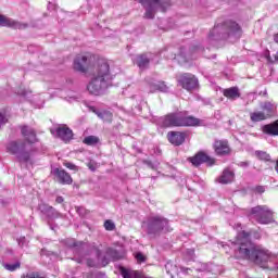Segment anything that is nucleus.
<instances>
[{
    "instance_id": "obj_1",
    "label": "nucleus",
    "mask_w": 278,
    "mask_h": 278,
    "mask_svg": "<svg viewBox=\"0 0 278 278\" xmlns=\"http://www.w3.org/2000/svg\"><path fill=\"white\" fill-rule=\"evenodd\" d=\"M235 257L237 260H249L261 268H266L270 252L268 250L251 242V232L242 230L238 232L236 242H232Z\"/></svg>"
},
{
    "instance_id": "obj_2",
    "label": "nucleus",
    "mask_w": 278,
    "mask_h": 278,
    "mask_svg": "<svg viewBox=\"0 0 278 278\" xmlns=\"http://www.w3.org/2000/svg\"><path fill=\"white\" fill-rule=\"evenodd\" d=\"M114 76L110 73V64L108 61H99L94 66L91 80L87 85L90 94L99 97L111 88Z\"/></svg>"
},
{
    "instance_id": "obj_3",
    "label": "nucleus",
    "mask_w": 278,
    "mask_h": 278,
    "mask_svg": "<svg viewBox=\"0 0 278 278\" xmlns=\"http://www.w3.org/2000/svg\"><path fill=\"white\" fill-rule=\"evenodd\" d=\"M242 38V27L240 24L228 20L223 24H217L208 34V42L214 45L218 40H230V42H236Z\"/></svg>"
},
{
    "instance_id": "obj_4",
    "label": "nucleus",
    "mask_w": 278,
    "mask_h": 278,
    "mask_svg": "<svg viewBox=\"0 0 278 278\" xmlns=\"http://www.w3.org/2000/svg\"><path fill=\"white\" fill-rule=\"evenodd\" d=\"M141 227L151 240L160 238L162 233H170L173 231L170 220L162 215H150L142 222Z\"/></svg>"
},
{
    "instance_id": "obj_5",
    "label": "nucleus",
    "mask_w": 278,
    "mask_h": 278,
    "mask_svg": "<svg viewBox=\"0 0 278 278\" xmlns=\"http://www.w3.org/2000/svg\"><path fill=\"white\" fill-rule=\"evenodd\" d=\"M201 123V119L182 112L168 114L161 119L162 127H199Z\"/></svg>"
},
{
    "instance_id": "obj_6",
    "label": "nucleus",
    "mask_w": 278,
    "mask_h": 278,
    "mask_svg": "<svg viewBox=\"0 0 278 278\" xmlns=\"http://www.w3.org/2000/svg\"><path fill=\"white\" fill-rule=\"evenodd\" d=\"M139 3H141L143 10H146L143 18L150 21L155 18L157 11L166 12V8L170 5V1L168 0H139Z\"/></svg>"
},
{
    "instance_id": "obj_7",
    "label": "nucleus",
    "mask_w": 278,
    "mask_h": 278,
    "mask_svg": "<svg viewBox=\"0 0 278 278\" xmlns=\"http://www.w3.org/2000/svg\"><path fill=\"white\" fill-rule=\"evenodd\" d=\"M250 216L258 225H271L275 223V212L268 205H257L251 208Z\"/></svg>"
},
{
    "instance_id": "obj_8",
    "label": "nucleus",
    "mask_w": 278,
    "mask_h": 278,
    "mask_svg": "<svg viewBox=\"0 0 278 278\" xmlns=\"http://www.w3.org/2000/svg\"><path fill=\"white\" fill-rule=\"evenodd\" d=\"M25 141H11L7 146L8 153L16 155L18 162H29L31 160V151L25 149Z\"/></svg>"
},
{
    "instance_id": "obj_9",
    "label": "nucleus",
    "mask_w": 278,
    "mask_h": 278,
    "mask_svg": "<svg viewBox=\"0 0 278 278\" xmlns=\"http://www.w3.org/2000/svg\"><path fill=\"white\" fill-rule=\"evenodd\" d=\"M50 132L54 138H60L63 142H71L73 140V130L66 125H60L51 128Z\"/></svg>"
},
{
    "instance_id": "obj_10",
    "label": "nucleus",
    "mask_w": 278,
    "mask_h": 278,
    "mask_svg": "<svg viewBox=\"0 0 278 278\" xmlns=\"http://www.w3.org/2000/svg\"><path fill=\"white\" fill-rule=\"evenodd\" d=\"M178 84L185 90H194V88L199 86V79H197L194 75L186 73L179 76Z\"/></svg>"
},
{
    "instance_id": "obj_11",
    "label": "nucleus",
    "mask_w": 278,
    "mask_h": 278,
    "mask_svg": "<svg viewBox=\"0 0 278 278\" xmlns=\"http://www.w3.org/2000/svg\"><path fill=\"white\" fill-rule=\"evenodd\" d=\"M188 161L192 164V166L199 167L201 164H207L208 166H214L215 160L210 157L204 152H198L194 156L188 159Z\"/></svg>"
},
{
    "instance_id": "obj_12",
    "label": "nucleus",
    "mask_w": 278,
    "mask_h": 278,
    "mask_svg": "<svg viewBox=\"0 0 278 278\" xmlns=\"http://www.w3.org/2000/svg\"><path fill=\"white\" fill-rule=\"evenodd\" d=\"M205 51V48H203L199 43H193L190 49L189 53L185 54L184 51L180 52V56L184 58L185 62H190V60H197V58H201Z\"/></svg>"
},
{
    "instance_id": "obj_13",
    "label": "nucleus",
    "mask_w": 278,
    "mask_h": 278,
    "mask_svg": "<svg viewBox=\"0 0 278 278\" xmlns=\"http://www.w3.org/2000/svg\"><path fill=\"white\" fill-rule=\"evenodd\" d=\"M0 27H11V29H27L29 24L21 23L18 21L5 17V15L0 14Z\"/></svg>"
},
{
    "instance_id": "obj_14",
    "label": "nucleus",
    "mask_w": 278,
    "mask_h": 278,
    "mask_svg": "<svg viewBox=\"0 0 278 278\" xmlns=\"http://www.w3.org/2000/svg\"><path fill=\"white\" fill-rule=\"evenodd\" d=\"M186 138H188V132L186 131H169L167 134V140L174 147H181L186 142Z\"/></svg>"
},
{
    "instance_id": "obj_15",
    "label": "nucleus",
    "mask_w": 278,
    "mask_h": 278,
    "mask_svg": "<svg viewBox=\"0 0 278 278\" xmlns=\"http://www.w3.org/2000/svg\"><path fill=\"white\" fill-rule=\"evenodd\" d=\"M90 66V58L88 55L78 54L74 60V71L86 73Z\"/></svg>"
},
{
    "instance_id": "obj_16",
    "label": "nucleus",
    "mask_w": 278,
    "mask_h": 278,
    "mask_svg": "<svg viewBox=\"0 0 278 278\" xmlns=\"http://www.w3.org/2000/svg\"><path fill=\"white\" fill-rule=\"evenodd\" d=\"M213 149L216 155H229L231 153V148H229V141L227 140H215Z\"/></svg>"
},
{
    "instance_id": "obj_17",
    "label": "nucleus",
    "mask_w": 278,
    "mask_h": 278,
    "mask_svg": "<svg viewBox=\"0 0 278 278\" xmlns=\"http://www.w3.org/2000/svg\"><path fill=\"white\" fill-rule=\"evenodd\" d=\"M38 210L50 220L62 217L60 212H58L53 206H49V204L41 203L38 205Z\"/></svg>"
},
{
    "instance_id": "obj_18",
    "label": "nucleus",
    "mask_w": 278,
    "mask_h": 278,
    "mask_svg": "<svg viewBox=\"0 0 278 278\" xmlns=\"http://www.w3.org/2000/svg\"><path fill=\"white\" fill-rule=\"evenodd\" d=\"M52 173L56 177V181H59V184H62L63 186H71V184H73V177H71L66 170L54 168Z\"/></svg>"
},
{
    "instance_id": "obj_19",
    "label": "nucleus",
    "mask_w": 278,
    "mask_h": 278,
    "mask_svg": "<svg viewBox=\"0 0 278 278\" xmlns=\"http://www.w3.org/2000/svg\"><path fill=\"white\" fill-rule=\"evenodd\" d=\"M150 92H168V86L163 80H148Z\"/></svg>"
},
{
    "instance_id": "obj_20",
    "label": "nucleus",
    "mask_w": 278,
    "mask_h": 278,
    "mask_svg": "<svg viewBox=\"0 0 278 278\" xmlns=\"http://www.w3.org/2000/svg\"><path fill=\"white\" fill-rule=\"evenodd\" d=\"M65 247H68V249H73L74 253L79 254L84 252V249H86L87 244L75 239H66Z\"/></svg>"
},
{
    "instance_id": "obj_21",
    "label": "nucleus",
    "mask_w": 278,
    "mask_h": 278,
    "mask_svg": "<svg viewBox=\"0 0 278 278\" xmlns=\"http://www.w3.org/2000/svg\"><path fill=\"white\" fill-rule=\"evenodd\" d=\"M233 179H236V174L233 170L226 168L223 170L222 175L216 179L218 184L227 185L232 184Z\"/></svg>"
},
{
    "instance_id": "obj_22",
    "label": "nucleus",
    "mask_w": 278,
    "mask_h": 278,
    "mask_svg": "<svg viewBox=\"0 0 278 278\" xmlns=\"http://www.w3.org/2000/svg\"><path fill=\"white\" fill-rule=\"evenodd\" d=\"M90 112H93L94 115L98 116L103 123H112V118H114V115L110 111H99L94 106L89 108Z\"/></svg>"
},
{
    "instance_id": "obj_23",
    "label": "nucleus",
    "mask_w": 278,
    "mask_h": 278,
    "mask_svg": "<svg viewBox=\"0 0 278 278\" xmlns=\"http://www.w3.org/2000/svg\"><path fill=\"white\" fill-rule=\"evenodd\" d=\"M22 136H24L26 141L30 144H34V142H37L38 140L36 139V130H34V128H30L29 126L22 127Z\"/></svg>"
},
{
    "instance_id": "obj_24",
    "label": "nucleus",
    "mask_w": 278,
    "mask_h": 278,
    "mask_svg": "<svg viewBox=\"0 0 278 278\" xmlns=\"http://www.w3.org/2000/svg\"><path fill=\"white\" fill-rule=\"evenodd\" d=\"M135 64L141 70L149 68L151 59L147 54H139L134 59Z\"/></svg>"
},
{
    "instance_id": "obj_25",
    "label": "nucleus",
    "mask_w": 278,
    "mask_h": 278,
    "mask_svg": "<svg viewBox=\"0 0 278 278\" xmlns=\"http://www.w3.org/2000/svg\"><path fill=\"white\" fill-rule=\"evenodd\" d=\"M262 131L267 136H278V119L271 124L264 125Z\"/></svg>"
},
{
    "instance_id": "obj_26",
    "label": "nucleus",
    "mask_w": 278,
    "mask_h": 278,
    "mask_svg": "<svg viewBox=\"0 0 278 278\" xmlns=\"http://www.w3.org/2000/svg\"><path fill=\"white\" fill-rule=\"evenodd\" d=\"M266 119H268V115H266L264 111L250 113V121H252V123H261V121H266Z\"/></svg>"
},
{
    "instance_id": "obj_27",
    "label": "nucleus",
    "mask_w": 278,
    "mask_h": 278,
    "mask_svg": "<svg viewBox=\"0 0 278 278\" xmlns=\"http://www.w3.org/2000/svg\"><path fill=\"white\" fill-rule=\"evenodd\" d=\"M224 97H226L227 99L236 100L239 99L240 91L238 90V87H231L224 90Z\"/></svg>"
},
{
    "instance_id": "obj_28",
    "label": "nucleus",
    "mask_w": 278,
    "mask_h": 278,
    "mask_svg": "<svg viewBox=\"0 0 278 278\" xmlns=\"http://www.w3.org/2000/svg\"><path fill=\"white\" fill-rule=\"evenodd\" d=\"M262 108L265 111L264 113L267 116V118H270V116H273V114H275V105H273V103L265 102Z\"/></svg>"
},
{
    "instance_id": "obj_29",
    "label": "nucleus",
    "mask_w": 278,
    "mask_h": 278,
    "mask_svg": "<svg viewBox=\"0 0 278 278\" xmlns=\"http://www.w3.org/2000/svg\"><path fill=\"white\" fill-rule=\"evenodd\" d=\"M5 270H10V273H14V270H18V268H21V262L16 261L13 264L10 263H5L3 264Z\"/></svg>"
},
{
    "instance_id": "obj_30",
    "label": "nucleus",
    "mask_w": 278,
    "mask_h": 278,
    "mask_svg": "<svg viewBox=\"0 0 278 278\" xmlns=\"http://www.w3.org/2000/svg\"><path fill=\"white\" fill-rule=\"evenodd\" d=\"M93 251H96V255L98 260L101 261L102 266H108V264H110V260H108V257L104 256L101 258V250L99 248L93 247Z\"/></svg>"
},
{
    "instance_id": "obj_31",
    "label": "nucleus",
    "mask_w": 278,
    "mask_h": 278,
    "mask_svg": "<svg viewBox=\"0 0 278 278\" xmlns=\"http://www.w3.org/2000/svg\"><path fill=\"white\" fill-rule=\"evenodd\" d=\"M255 155L258 157V160H263L264 162H270V154L264 151H256Z\"/></svg>"
},
{
    "instance_id": "obj_32",
    "label": "nucleus",
    "mask_w": 278,
    "mask_h": 278,
    "mask_svg": "<svg viewBox=\"0 0 278 278\" xmlns=\"http://www.w3.org/2000/svg\"><path fill=\"white\" fill-rule=\"evenodd\" d=\"M106 255L110 256L111 260H118L121 257V254L112 248L106 250Z\"/></svg>"
},
{
    "instance_id": "obj_33",
    "label": "nucleus",
    "mask_w": 278,
    "mask_h": 278,
    "mask_svg": "<svg viewBox=\"0 0 278 278\" xmlns=\"http://www.w3.org/2000/svg\"><path fill=\"white\" fill-rule=\"evenodd\" d=\"M99 142V138L94 136H88L84 139V143L88 146L97 144Z\"/></svg>"
},
{
    "instance_id": "obj_34",
    "label": "nucleus",
    "mask_w": 278,
    "mask_h": 278,
    "mask_svg": "<svg viewBox=\"0 0 278 278\" xmlns=\"http://www.w3.org/2000/svg\"><path fill=\"white\" fill-rule=\"evenodd\" d=\"M104 228L106 229V231H114V229H116V224H114L112 219H106L104 222Z\"/></svg>"
},
{
    "instance_id": "obj_35",
    "label": "nucleus",
    "mask_w": 278,
    "mask_h": 278,
    "mask_svg": "<svg viewBox=\"0 0 278 278\" xmlns=\"http://www.w3.org/2000/svg\"><path fill=\"white\" fill-rule=\"evenodd\" d=\"M17 244L18 247H21V249H23V247H27V239L25 237H21L20 239H17Z\"/></svg>"
},
{
    "instance_id": "obj_36",
    "label": "nucleus",
    "mask_w": 278,
    "mask_h": 278,
    "mask_svg": "<svg viewBox=\"0 0 278 278\" xmlns=\"http://www.w3.org/2000/svg\"><path fill=\"white\" fill-rule=\"evenodd\" d=\"M63 166H65V168H68L70 170H77V165H75L71 162H64Z\"/></svg>"
},
{
    "instance_id": "obj_37",
    "label": "nucleus",
    "mask_w": 278,
    "mask_h": 278,
    "mask_svg": "<svg viewBox=\"0 0 278 278\" xmlns=\"http://www.w3.org/2000/svg\"><path fill=\"white\" fill-rule=\"evenodd\" d=\"M136 260H137V262H139V263L147 262V257H146L144 254H142L141 252H138V253L136 254Z\"/></svg>"
},
{
    "instance_id": "obj_38",
    "label": "nucleus",
    "mask_w": 278,
    "mask_h": 278,
    "mask_svg": "<svg viewBox=\"0 0 278 278\" xmlns=\"http://www.w3.org/2000/svg\"><path fill=\"white\" fill-rule=\"evenodd\" d=\"M87 166H88V168H89L90 170H92V173H94V170H97V162H94V161H89V162L87 163Z\"/></svg>"
},
{
    "instance_id": "obj_39",
    "label": "nucleus",
    "mask_w": 278,
    "mask_h": 278,
    "mask_svg": "<svg viewBox=\"0 0 278 278\" xmlns=\"http://www.w3.org/2000/svg\"><path fill=\"white\" fill-rule=\"evenodd\" d=\"M40 255H46L47 257H51V255H55V252H51L47 249H41Z\"/></svg>"
},
{
    "instance_id": "obj_40",
    "label": "nucleus",
    "mask_w": 278,
    "mask_h": 278,
    "mask_svg": "<svg viewBox=\"0 0 278 278\" xmlns=\"http://www.w3.org/2000/svg\"><path fill=\"white\" fill-rule=\"evenodd\" d=\"M266 59H267L268 62H270V64H275V62H277V64H278V53H276L274 55V60L270 58V54H267Z\"/></svg>"
},
{
    "instance_id": "obj_41",
    "label": "nucleus",
    "mask_w": 278,
    "mask_h": 278,
    "mask_svg": "<svg viewBox=\"0 0 278 278\" xmlns=\"http://www.w3.org/2000/svg\"><path fill=\"white\" fill-rule=\"evenodd\" d=\"M30 91H27L26 89L20 88L17 89L16 93L20 94V97H27Z\"/></svg>"
},
{
    "instance_id": "obj_42",
    "label": "nucleus",
    "mask_w": 278,
    "mask_h": 278,
    "mask_svg": "<svg viewBox=\"0 0 278 278\" xmlns=\"http://www.w3.org/2000/svg\"><path fill=\"white\" fill-rule=\"evenodd\" d=\"M122 277L123 278H131V274H129V270L122 268Z\"/></svg>"
},
{
    "instance_id": "obj_43",
    "label": "nucleus",
    "mask_w": 278,
    "mask_h": 278,
    "mask_svg": "<svg viewBox=\"0 0 278 278\" xmlns=\"http://www.w3.org/2000/svg\"><path fill=\"white\" fill-rule=\"evenodd\" d=\"M144 164L149 166V168H152V170H155L157 168V165L153 164L151 161H144Z\"/></svg>"
},
{
    "instance_id": "obj_44",
    "label": "nucleus",
    "mask_w": 278,
    "mask_h": 278,
    "mask_svg": "<svg viewBox=\"0 0 278 278\" xmlns=\"http://www.w3.org/2000/svg\"><path fill=\"white\" fill-rule=\"evenodd\" d=\"M255 190H256V192H258V194H263V192L266 191V189L262 186L256 187Z\"/></svg>"
},
{
    "instance_id": "obj_45",
    "label": "nucleus",
    "mask_w": 278,
    "mask_h": 278,
    "mask_svg": "<svg viewBox=\"0 0 278 278\" xmlns=\"http://www.w3.org/2000/svg\"><path fill=\"white\" fill-rule=\"evenodd\" d=\"M252 236H253V239H254V240H260V238H262V235H261L260 232H257V231H254V232L252 233Z\"/></svg>"
},
{
    "instance_id": "obj_46",
    "label": "nucleus",
    "mask_w": 278,
    "mask_h": 278,
    "mask_svg": "<svg viewBox=\"0 0 278 278\" xmlns=\"http://www.w3.org/2000/svg\"><path fill=\"white\" fill-rule=\"evenodd\" d=\"M187 255H189V257H194V249L187 250Z\"/></svg>"
},
{
    "instance_id": "obj_47",
    "label": "nucleus",
    "mask_w": 278,
    "mask_h": 278,
    "mask_svg": "<svg viewBox=\"0 0 278 278\" xmlns=\"http://www.w3.org/2000/svg\"><path fill=\"white\" fill-rule=\"evenodd\" d=\"M55 202L56 203H64V198L59 195V197H56Z\"/></svg>"
},
{
    "instance_id": "obj_48",
    "label": "nucleus",
    "mask_w": 278,
    "mask_h": 278,
    "mask_svg": "<svg viewBox=\"0 0 278 278\" xmlns=\"http://www.w3.org/2000/svg\"><path fill=\"white\" fill-rule=\"evenodd\" d=\"M239 166H242L243 168H247V166H249V163L248 162H241L239 164Z\"/></svg>"
},
{
    "instance_id": "obj_49",
    "label": "nucleus",
    "mask_w": 278,
    "mask_h": 278,
    "mask_svg": "<svg viewBox=\"0 0 278 278\" xmlns=\"http://www.w3.org/2000/svg\"><path fill=\"white\" fill-rule=\"evenodd\" d=\"M87 265H88L90 268H92V266H94V263H93L92 261L88 260V261H87Z\"/></svg>"
},
{
    "instance_id": "obj_50",
    "label": "nucleus",
    "mask_w": 278,
    "mask_h": 278,
    "mask_svg": "<svg viewBox=\"0 0 278 278\" xmlns=\"http://www.w3.org/2000/svg\"><path fill=\"white\" fill-rule=\"evenodd\" d=\"M275 42H278V35L274 37Z\"/></svg>"
},
{
    "instance_id": "obj_51",
    "label": "nucleus",
    "mask_w": 278,
    "mask_h": 278,
    "mask_svg": "<svg viewBox=\"0 0 278 278\" xmlns=\"http://www.w3.org/2000/svg\"><path fill=\"white\" fill-rule=\"evenodd\" d=\"M172 266L169 263L165 265V268L168 270V267Z\"/></svg>"
},
{
    "instance_id": "obj_52",
    "label": "nucleus",
    "mask_w": 278,
    "mask_h": 278,
    "mask_svg": "<svg viewBox=\"0 0 278 278\" xmlns=\"http://www.w3.org/2000/svg\"><path fill=\"white\" fill-rule=\"evenodd\" d=\"M198 270H202V271L205 270V265L203 266V268H200V269H198Z\"/></svg>"
},
{
    "instance_id": "obj_53",
    "label": "nucleus",
    "mask_w": 278,
    "mask_h": 278,
    "mask_svg": "<svg viewBox=\"0 0 278 278\" xmlns=\"http://www.w3.org/2000/svg\"><path fill=\"white\" fill-rule=\"evenodd\" d=\"M182 270H190V268H182Z\"/></svg>"
},
{
    "instance_id": "obj_54",
    "label": "nucleus",
    "mask_w": 278,
    "mask_h": 278,
    "mask_svg": "<svg viewBox=\"0 0 278 278\" xmlns=\"http://www.w3.org/2000/svg\"><path fill=\"white\" fill-rule=\"evenodd\" d=\"M268 278H274L273 276H269ZM277 278H278V275H277Z\"/></svg>"
},
{
    "instance_id": "obj_55",
    "label": "nucleus",
    "mask_w": 278,
    "mask_h": 278,
    "mask_svg": "<svg viewBox=\"0 0 278 278\" xmlns=\"http://www.w3.org/2000/svg\"><path fill=\"white\" fill-rule=\"evenodd\" d=\"M135 277H138V274H135Z\"/></svg>"
}]
</instances>
